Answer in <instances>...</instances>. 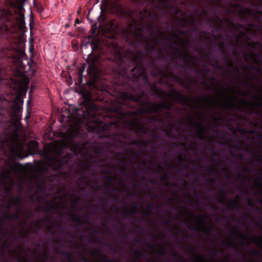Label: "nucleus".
Segmentation results:
<instances>
[{
    "label": "nucleus",
    "instance_id": "obj_29",
    "mask_svg": "<svg viewBox=\"0 0 262 262\" xmlns=\"http://www.w3.org/2000/svg\"><path fill=\"white\" fill-rule=\"evenodd\" d=\"M224 20L228 24L231 28H240L242 25L239 23H234L233 21L230 20L228 18H225Z\"/></svg>",
    "mask_w": 262,
    "mask_h": 262
},
{
    "label": "nucleus",
    "instance_id": "obj_38",
    "mask_svg": "<svg viewBox=\"0 0 262 262\" xmlns=\"http://www.w3.org/2000/svg\"><path fill=\"white\" fill-rule=\"evenodd\" d=\"M134 253L137 258L144 257L145 254L140 249H136L134 251Z\"/></svg>",
    "mask_w": 262,
    "mask_h": 262
},
{
    "label": "nucleus",
    "instance_id": "obj_13",
    "mask_svg": "<svg viewBox=\"0 0 262 262\" xmlns=\"http://www.w3.org/2000/svg\"><path fill=\"white\" fill-rule=\"evenodd\" d=\"M86 61L89 64L88 73H90L92 71L95 70L97 69L98 57L93 52H91L88 55Z\"/></svg>",
    "mask_w": 262,
    "mask_h": 262
},
{
    "label": "nucleus",
    "instance_id": "obj_50",
    "mask_svg": "<svg viewBox=\"0 0 262 262\" xmlns=\"http://www.w3.org/2000/svg\"><path fill=\"white\" fill-rule=\"evenodd\" d=\"M91 253L99 258L100 257L101 255L102 254L101 253V252L98 250H92Z\"/></svg>",
    "mask_w": 262,
    "mask_h": 262
},
{
    "label": "nucleus",
    "instance_id": "obj_21",
    "mask_svg": "<svg viewBox=\"0 0 262 262\" xmlns=\"http://www.w3.org/2000/svg\"><path fill=\"white\" fill-rule=\"evenodd\" d=\"M174 45H175L174 43L172 42V41H169L168 43V47L172 49H174L175 50H176V51H177L180 52V55L179 56L176 53H174L173 54V55H172V57H173V59H178L179 57H180V56H181V54H185V51L183 52V51L182 50V49L180 47H179V46H178V47H176L174 48L173 47V46Z\"/></svg>",
    "mask_w": 262,
    "mask_h": 262
},
{
    "label": "nucleus",
    "instance_id": "obj_18",
    "mask_svg": "<svg viewBox=\"0 0 262 262\" xmlns=\"http://www.w3.org/2000/svg\"><path fill=\"white\" fill-rule=\"evenodd\" d=\"M188 228L189 229H191V230H193L195 231H198V232L202 231L204 234H209L212 230H214L215 229V226L214 225H213L212 224L210 225L209 229H206V228L202 229L200 227H199V226H195L194 227H192L191 226H188Z\"/></svg>",
    "mask_w": 262,
    "mask_h": 262
},
{
    "label": "nucleus",
    "instance_id": "obj_26",
    "mask_svg": "<svg viewBox=\"0 0 262 262\" xmlns=\"http://www.w3.org/2000/svg\"><path fill=\"white\" fill-rule=\"evenodd\" d=\"M189 23L191 25L193 26V27L192 31L193 32H195L196 30V29H195V25L194 24V21L190 20L188 22V21H187L185 19H183V20H180V25L183 27H186L188 25Z\"/></svg>",
    "mask_w": 262,
    "mask_h": 262
},
{
    "label": "nucleus",
    "instance_id": "obj_31",
    "mask_svg": "<svg viewBox=\"0 0 262 262\" xmlns=\"http://www.w3.org/2000/svg\"><path fill=\"white\" fill-rule=\"evenodd\" d=\"M100 41L98 39L96 38L95 40H91L90 44L92 45V52L97 50L99 46Z\"/></svg>",
    "mask_w": 262,
    "mask_h": 262
},
{
    "label": "nucleus",
    "instance_id": "obj_61",
    "mask_svg": "<svg viewBox=\"0 0 262 262\" xmlns=\"http://www.w3.org/2000/svg\"><path fill=\"white\" fill-rule=\"evenodd\" d=\"M239 93L243 97H247L249 96V93L245 91H239Z\"/></svg>",
    "mask_w": 262,
    "mask_h": 262
},
{
    "label": "nucleus",
    "instance_id": "obj_5",
    "mask_svg": "<svg viewBox=\"0 0 262 262\" xmlns=\"http://www.w3.org/2000/svg\"><path fill=\"white\" fill-rule=\"evenodd\" d=\"M128 80L125 84L128 85V89L132 93L129 94L127 92L123 91L120 96L124 101H133L138 104H148L149 101L145 100L144 97L147 95L142 89V86L139 81V78L136 80L135 76H127Z\"/></svg>",
    "mask_w": 262,
    "mask_h": 262
},
{
    "label": "nucleus",
    "instance_id": "obj_62",
    "mask_svg": "<svg viewBox=\"0 0 262 262\" xmlns=\"http://www.w3.org/2000/svg\"><path fill=\"white\" fill-rule=\"evenodd\" d=\"M197 260L199 261V262H202V261H206L207 260L203 256V255H200V258H198L197 259Z\"/></svg>",
    "mask_w": 262,
    "mask_h": 262
},
{
    "label": "nucleus",
    "instance_id": "obj_49",
    "mask_svg": "<svg viewBox=\"0 0 262 262\" xmlns=\"http://www.w3.org/2000/svg\"><path fill=\"white\" fill-rule=\"evenodd\" d=\"M118 55L119 64V66H122L124 62V57L120 53H118Z\"/></svg>",
    "mask_w": 262,
    "mask_h": 262
},
{
    "label": "nucleus",
    "instance_id": "obj_14",
    "mask_svg": "<svg viewBox=\"0 0 262 262\" xmlns=\"http://www.w3.org/2000/svg\"><path fill=\"white\" fill-rule=\"evenodd\" d=\"M154 108H156V111L155 113H159L163 112V110L165 109L168 111H170L173 106L172 103H168L167 102H159L157 103L153 102L150 104Z\"/></svg>",
    "mask_w": 262,
    "mask_h": 262
},
{
    "label": "nucleus",
    "instance_id": "obj_15",
    "mask_svg": "<svg viewBox=\"0 0 262 262\" xmlns=\"http://www.w3.org/2000/svg\"><path fill=\"white\" fill-rule=\"evenodd\" d=\"M23 101L19 96H17L14 100V104L11 107L12 116L18 117V114L21 111L23 107L19 105V102Z\"/></svg>",
    "mask_w": 262,
    "mask_h": 262
},
{
    "label": "nucleus",
    "instance_id": "obj_54",
    "mask_svg": "<svg viewBox=\"0 0 262 262\" xmlns=\"http://www.w3.org/2000/svg\"><path fill=\"white\" fill-rule=\"evenodd\" d=\"M243 67H244V68L245 69H249V70H255L257 67L258 66H249V67H247L246 64H243Z\"/></svg>",
    "mask_w": 262,
    "mask_h": 262
},
{
    "label": "nucleus",
    "instance_id": "obj_9",
    "mask_svg": "<svg viewBox=\"0 0 262 262\" xmlns=\"http://www.w3.org/2000/svg\"><path fill=\"white\" fill-rule=\"evenodd\" d=\"M159 72L162 76L166 79L171 78L175 81L178 82L184 89L190 90L191 89V85L193 83V81L187 75H185L186 81H185L179 75L170 72H164L163 71L160 70Z\"/></svg>",
    "mask_w": 262,
    "mask_h": 262
},
{
    "label": "nucleus",
    "instance_id": "obj_59",
    "mask_svg": "<svg viewBox=\"0 0 262 262\" xmlns=\"http://www.w3.org/2000/svg\"><path fill=\"white\" fill-rule=\"evenodd\" d=\"M100 258L102 259L103 260H104L105 261H107V262L110 261V259L108 258V257L104 254H102Z\"/></svg>",
    "mask_w": 262,
    "mask_h": 262
},
{
    "label": "nucleus",
    "instance_id": "obj_3",
    "mask_svg": "<svg viewBox=\"0 0 262 262\" xmlns=\"http://www.w3.org/2000/svg\"><path fill=\"white\" fill-rule=\"evenodd\" d=\"M148 86L150 91L161 99L169 97L182 105L189 106L194 109L197 108L201 105L203 101L206 102L212 103L215 100V99L211 96H206L205 97H201L199 98L196 97L193 100L194 102L196 103V105H193L191 104L192 99L190 97L183 95L181 92L173 88L170 89V94H167L164 91L159 89L156 83L153 84L150 83Z\"/></svg>",
    "mask_w": 262,
    "mask_h": 262
},
{
    "label": "nucleus",
    "instance_id": "obj_2",
    "mask_svg": "<svg viewBox=\"0 0 262 262\" xmlns=\"http://www.w3.org/2000/svg\"><path fill=\"white\" fill-rule=\"evenodd\" d=\"M141 5H145L151 8L149 10L147 8H144L143 10H140L139 12V19L141 21V25L147 28L149 35L152 36L154 43L156 45L162 46L163 42L161 38H165L169 39H172L173 36L166 34L161 31L157 24H155V20L159 17L158 13L154 12L156 9H161L160 5H163L165 8H171L169 2L166 0H137ZM174 37L178 38V35Z\"/></svg>",
    "mask_w": 262,
    "mask_h": 262
},
{
    "label": "nucleus",
    "instance_id": "obj_53",
    "mask_svg": "<svg viewBox=\"0 0 262 262\" xmlns=\"http://www.w3.org/2000/svg\"><path fill=\"white\" fill-rule=\"evenodd\" d=\"M230 154L232 155V156L234 157H238L241 159H243V155H237L232 150H230Z\"/></svg>",
    "mask_w": 262,
    "mask_h": 262
},
{
    "label": "nucleus",
    "instance_id": "obj_44",
    "mask_svg": "<svg viewBox=\"0 0 262 262\" xmlns=\"http://www.w3.org/2000/svg\"><path fill=\"white\" fill-rule=\"evenodd\" d=\"M20 232H23V235L21 236V238L26 239L29 237L30 235V232L29 231H24L23 230H21Z\"/></svg>",
    "mask_w": 262,
    "mask_h": 262
},
{
    "label": "nucleus",
    "instance_id": "obj_4",
    "mask_svg": "<svg viewBox=\"0 0 262 262\" xmlns=\"http://www.w3.org/2000/svg\"><path fill=\"white\" fill-rule=\"evenodd\" d=\"M119 0L111 4L112 12L116 15L122 17H129L131 22L129 24V32L134 36L133 45L137 47H141L147 38L143 33V29L139 28V23L137 19L132 16L131 12L125 10L124 7L118 3Z\"/></svg>",
    "mask_w": 262,
    "mask_h": 262
},
{
    "label": "nucleus",
    "instance_id": "obj_45",
    "mask_svg": "<svg viewBox=\"0 0 262 262\" xmlns=\"http://www.w3.org/2000/svg\"><path fill=\"white\" fill-rule=\"evenodd\" d=\"M152 204H149L147 207V209L148 210V212L145 213V215L147 216H149L151 215V213L152 212Z\"/></svg>",
    "mask_w": 262,
    "mask_h": 262
},
{
    "label": "nucleus",
    "instance_id": "obj_41",
    "mask_svg": "<svg viewBox=\"0 0 262 262\" xmlns=\"http://www.w3.org/2000/svg\"><path fill=\"white\" fill-rule=\"evenodd\" d=\"M206 24L210 26L215 27L216 28L218 27V26L216 25V21L213 18H209L207 19Z\"/></svg>",
    "mask_w": 262,
    "mask_h": 262
},
{
    "label": "nucleus",
    "instance_id": "obj_20",
    "mask_svg": "<svg viewBox=\"0 0 262 262\" xmlns=\"http://www.w3.org/2000/svg\"><path fill=\"white\" fill-rule=\"evenodd\" d=\"M69 216L73 222L77 223L78 225L81 226L88 224L87 222H84L81 217L76 213L72 212L69 214Z\"/></svg>",
    "mask_w": 262,
    "mask_h": 262
},
{
    "label": "nucleus",
    "instance_id": "obj_43",
    "mask_svg": "<svg viewBox=\"0 0 262 262\" xmlns=\"http://www.w3.org/2000/svg\"><path fill=\"white\" fill-rule=\"evenodd\" d=\"M233 98H230L229 102L224 103L225 106L227 108L232 109L233 107L232 103L234 102Z\"/></svg>",
    "mask_w": 262,
    "mask_h": 262
},
{
    "label": "nucleus",
    "instance_id": "obj_34",
    "mask_svg": "<svg viewBox=\"0 0 262 262\" xmlns=\"http://www.w3.org/2000/svg\"><path fill=\"white\" fill-rule=\"evenodd\" d=\"M140 77H142L143 80L144 81V83L145 85H146L147 86L148 85H149V84L150 83L149 82L148 76L145 73V68H144V72H143V73L141 74V75H140V76L139 77V79L140 78Z\"/></svg>",
    "mask_w": 262,
    "mask_h": 262
},
{
    "label": "nucleus",
    "instance_id": "obj_17",
    "mask_svg": "<svg viewBox=\"0 0 262 262\" xmlns=\"http://www.w3.org/2000/svg\"><path fill=\"white\" fill-rule=\"evenodd\" d=\"M64 207L63 205L52 202L51 204L47 205L42 211L46 213H51L53 211L56 212Z\"/></svg>",
    "mask_w": 262,
    "mask_h": 262
},
{
    "label": "nucleus",
    "instance_id": "obj_16",
    "mask_svg": "<svg viewBox=\"0 0 262 262\" xmlns=\"http://www.w3.org/2000/svg\"><path fill=\"white\" fill-rule=\"evenodd\" d=\"M123 207L125 211L122 212V214L126 217L136 214L138 210V204L137 203H134L132 206L130 210H127L126 205L124 204Z\"/></svg>",
    "mask_w": 262,
    "mask_h": 262
},
{
    "label": "nucleus",
    "instance_id": "obj_48",
    "mask_svg": "<svg viewBox=\"0 0 262 262\" xmlns=\"http://www.w3.org/2000/svg\"><path fill=\"white\" fill-rule=\"evenodd\" d=\"M149 132L150 133V136L152 138H156V139L160 138V135L157 132L155 131L154 130H150V131Z\"/></svg>",
    "mask_w": 262,
    "mask_h": 262
},
{
    "label": "nucleus",
    "instance_id": "obj_42",
    "mask_svg": "<svg viewBox=\"0 0 262 262\" xmlns=\"http://www.w3.org/2000/svg\"><path fill=\"white\" fill-rule=\"evenodd\" d=\"M216 45L219 46L220 49L221 50V53L222 55L226 56L227 55V52L225 51L224 43L218 45L216 43Z\"/></svg>",
    "mask_w": 262,
    "mask_h": 262
},
{
    "label": "nucleus",
    "instance_id": "obj_8",
    "mask_svg": "<svg viewBox=\"0 0 262 262\" xmlns=\"http://www.w3.org/2000/svg\"><path fill=\"white\" fill-rule=\"evenodd\" d=\"M185 54H181L180 58L187 64L190 71L199 75H202V71L197 66L198 63L193 61L195 59L197 62L200 63L202 61V59L191 55L187 49L185 50Z\"/></svg>",
    "mask_w": 262,
    "mask_h": 262
},
{
    "label": "nucleus",
    "instance_id": "obj_28",
    "mask_svg": "<svg viewBox=\"0 0 262 262\" xmlns=\"http://www.w3.org/2000/svg\"><path fill=\"white\" fill-rule=\"evenodd\" d=\"M10 201L12 203L13 205L20 207L21 206V198L20 196H17L14 198L11 197Z\"/></svg>",
    "mask_w": 262,
    "mask_h": 262
},
{
    "label": "nucleus",
    "instance_id": "obj_27",
    "mask_svg": "<svg viewBox=\"0 0 262 262\" xmlns=\"http://www.w3.org/2000/svg\"><path fill=\"white\" fill-rule=\"evenodd\" d=\"M243 53L245 55L249 56V58L255 63H257V62H256L257 59L260 60V56L257 53L253 52L251 54H249V53H246L245 52H243Z\"/></svg>",
    "mask_w": 262,
    "mask_h": 262
},
{
    "label": "nucleus",
    "instance_id": "obj_64",
    "mask_svg": "<svg viewBox=\"0 0 262 262\" xmlns=\"http://www.w3.org/2000/svg\"><path fill=\"white\" fill-rule=\"evenodd\" d=\"M219 252L220 251L216 249H214L211 251V253L214 257L215 256L216 254Z\"/></svg>",
    "mask_w": 262,
    "mask_h": 262
},
{
    "label": "nucleus",
    "instance_id": "obj_32",
    "mask_svg": "<svg viewBox=\"0 0 262 262\" xmlns=\"http://www.w3.org/2000/svg\"><path fill=\"white\" fill-rule=\"evenodd\" d=\"M142 46H144L146 48V50L150 51L151 52H153L155 50V46L154 45H150L148 39H146L145 41H144V43Z\"/></svg>",
    "mask_w": 262,
    "mask_h": 262
},
{
    "label": "nucleus",
    "instance_id": "obj_7",
    "mask_svg": "<svg viewBox=\"0 0 262 262\" xmlns=\"http://www.w3.org/2000/svg\"><path fill=\"white\" fill-rule=\"evenodd\" d=\"M152 103L151 102H149L148 104H139L142 107L139 112H123L122 109L120 107L115 108L114 110V112H115L121 118L125 119L129 116H135L138 115L139 113L144 115L146 113H155L156 111V108H154L153 106L151 105Z\"/></svg>",
    "mask_w": 262,
    "mask_h": 262
},
{
    "label": "nucleus",
    "instance_id": "obj_63",
    "mask_svg": "<svg viewBox=\"0 0 262 262\" xmlns=\"http://www.w3.org/2000/svg\"><path fill=\"white\" fill-rule=\"evenodd\" d=\"M200 13L202 15V16L204 18H205V16L208 14V11L207 10L200 11Z\"/></svg>",
    "mask_w": 262,
    "mask_h": 262
},
{
    "label": "nucleus",
    "instance_id": "obj_58",
    "mask_svg": "<svg viewBox=\"0 0 262 262\" xmlns=\"http://www.w3.org/2000/svg\"><path fill=\"white\" fill-rule=\"evenodd\" d=\"M67 260L68 262H78L76 259L73 258L72 255L67 257Z\"/></svg>",
    "mask_w": 262,
    "mask_h": 262
},
{
    "label": "nucleus",
    "instance_id": "obj_33",
    "mask_svg": "<svg viewBox=\"0 0 262 262\" xmlns=\"http://www.w3.org/2000/svg\"><path fill=\"white\" fill-rule=\"evenodd\" d=\"M209 217V214H201L197 216V218L200 220L199 224H205L208 219Z\"/></svg>",
    "mask_w": 262,
    "mask_h": 262
},
{
    "label": "nucleus",
    "instance_id": "obj_47",
    "mask_svg": "<svg viewBox=\"0 0 262 262\" xmlns=\"http://www.w3.org/2000/svg\"><path fill=\"white\" fill-rule=\"evenodd\" d=\"M92 31H93V34H91V35H89L87 36V38L88 39V41L87 42L88 43H90L91 42V40H95L96 39V38L94 36V34L95 33V30H92Z\"/></svg>",
    "mask_w": 262,
    "mask_h": 262
},
{
    "label": "nucleus",
    "instance_id": "obj_10",
    "mask_svg": "<svg viewBox=\"0 0 262 262\" xmlns=\"http://www.w3.org/2000/svg\"><path fill=\"white\" fill-rule=\"evenodd\" d=\"M70 160L68 155L60 157L59 155L55 156L50 158L49 166L57 173H61L63 166L67 165Z\"/></svg>",
    "mask_w": 262,
    "mask_h": 262
},
{
    "label": "nucleus",
    "instance_id": "obj_6",
    "mask_svg": "<svg viewBox=\"0 0 262 262\" xmlns=\"http://www.w3.org/2000/svg\"><path fill=\"white\" fill-rule=\"evenodd\" d=\"M144 58V53L143 51L140 50L137 54L134 53L132 54L130 62L132 64H135V66L131 70L130 75L129 76H135V78L137 80L143 72H144L145 67L143 63Z\"/></svg>",
    "mask_w": 262,
    "mask_h": 262
},
{
    "label": "nucleus",
    "instance_id": "obj_57",
    "mask_svg": "<svg viewBox=\"0 0 262 262\" xmlns=\"http://www.w3.org/2000/svg\"><path fill=\"white\" fill-rule=\"evenodd\" d=\"M223 60L227 63H229V65H230V67H233V64L232 63V62H231V61L230 60V59L228 58V57H224L223 58Z\"/></svg>",
    "mask_w": 262,
    "mask_h": 262
},
{
    "label": "nucleus",
    "instance_id": "obj_35",
    "mask_svg": "<svg viewBox=\"0 0 262 262\" xmlns=\"http://www.w3.org/2000/svg\"><path fill=\"white\" fill-rule=\"evenodd\" d=\"M234 7L236 8L241 9V10L246 11L248 14L252 15L251 11L248 8H245L242 4L237 3L234 5Z\"/></svg>",
    "mask_w": 262,
    "mask_h": 262
},
{
    "label": "nucleus",
    "instance_id": "obj_46",
    "mask_svg": "<svg viewBox=\"0 0 262 262\" xmlns=\"http://www.w3.org/2000/svg\"><path fill=\"white\" fill-rule=\"evenodd\" d=\"M260 253V252L258 250L252 249L249 252V254L253 256H258Z\"/></svg>",
    "mask_w": 262,
    "mask_h": 262
},
{
    "label": "nucleus",
    "instance_id": "obj_24",
    "mask_svg": "<svg viewBox=\"0 0 262 262\" xmlns=\"http://www.w3.org/2000/svg\"><path fill=\"white\" fill-rule=\"evenodd\" d=\"M12 220V214L9 213H6L5 214H4L1 218L0 219V226H1V230L0 231L1 233H3V228L5 226V220Z\"/></svg>",
    "mask_w": 262,
    "mask_h": 262
},
{
    "label": "nucleus",
    "instance_id": "obj_23",
    "mask_svg": "<svg viewBox=\"0 0 262 262\" xmlns=\"http://www.w3.org/2000/svg\"><path fill=\"white\" fill-rule=\"evenodd\" d=\"M14 50L15 51V55L13 56V58L17 62L21 61L22 58L26 56V53L23 50L20 49H14Z\"/></svg>",
    "mask_w": 262,
    "mask_h": 262
},
{
    "label": "nucleus",
    "instance_id": "obj_52",
    "mask_svg": "<svg viewBox=\"0 0 262 262\" xmlns=\"http://www.w3.org/2000/svg\"><path fill=\"white\" fill-rule=\"evenodd\" d=\"M92 166V164H89V163H87L82 170V173H84L88 170H89Z\"/></svg>",
    "mask_w": 262,
    "mask_h": 262
},
{
    "label": "nucleus",
    "instance_id": "obj_25",
    "mask_svg": "<svg viewBox=\"0 0 262 262\" xmlns=\"http://www.w3.org/2000/svg\"><path fill=\"white\" fill-rule=\"evenodd\" d=\"M227 194L226 191L224 189H222L220 191V196L217 198V201L220 203L226 205V202L224 200V199H227Z\"/></svg>",
    "mask_w": 262,
    "mask_h": 262
},
{
    "label": "nucleus",
    "instance_id": "obj_22",
    "mask_svg": "<svg viewBox=\"0 0 262 262\" xmlns=\"http://www.w3.org/2000/svg\"><path fill=\"white\" fill-rule=\"evenodd\" d=\"M7 0H6L5 1V5L7 7V8L6 9H2L1 10V13L3 16L5 18H8L9 16H11L13 15V13H12V11L9 9V7H13V8H16V6H17V5L12 0L15 4V5L14 6H10L9 5H7L6 4V2Z\"/></svg>",
    "mask_w": 262,
    "mask_h": 262
},
{
    "label": "nucleus",
    "instance_id": "obj_51",
    "mask_svg": "<svg viewBox=\"0 0 262 262\" xmlns=\"http://www.w3.org/2000/svg\"><path fill=\"white\" fill-rule=\"evenodd\" d=\"M206 169L208 171V173H209L210 174H216V171L215 167H211V168L207 167Z\"/></svg>",
    "mask_w": 262,
    "mask_h": 262
},
{
    "label": "nucleus",
    "instance_id": "obj_55",
    "mask_svg": "<svg viewBox=\"0 0 262 262\" xmlns=\"http://www.w3.org/2000/svg\"><path fill=\"white\" fill-rule=\"evenodd\" d=\"M12 220L20 219V215L17 212H16L12 214Z\"/></svg>",
    "mask_w": 262,
    "mask_h": 262
},
{
    "label": "nucleus",
    "instance_id": "obj_1",
    "mask_svg": "<svg viewBox=\"0 0 262 262\" xmlns=\"http://www.w3.org/2000/svg\"><path fill=\"white\" fill-rule=\"evenodd\" d=\"M83 101L76 110V114L83 120L88 119L91 123L90 127L93 130L101 133V137L108 136V124L99 118L101 105L98 103L105 99L104 92L100 90L87 92L82 96Z\"/></svg>",
    "mask_w": 262,
    "mask_h": 262
},
{
    "label": "nucleus",
    "instance_id": "obj_30",
    "mask_svg": "<svg viewBox=\"0 0 262 262\" xmlns=\"http://www.w3.org/2000/svg\"><path fill=\"white\" fill-rule=\"evenodd\" d=\"M228 201L229 203V206L230 207H232L237 210H238L241 208V206L237 201L228 199Z\"/></svg>",
    "mask_w": 262,
    "mask_h": 262
},
{
    "label": "nucleus",
    "instance_id": "obj_19",
    "mask_svg": "<svg viewBox=\"0 0 262 262\" xmlns=\"http://www.w3.org/2000/svg\"><path fill=\"white\" fill-rule=\"evenodd\" d=\"M243 239L245 241H252L254 243L259 245L262 246V236L260 238H257L255 236L250 237L249 235L245 233L241 234Z\"/></svg>",
    "mask_w": 262,
    "mask_h": 262
},
{
    "label": "nucleus",
    "instance_id": "obj_36",
    "mask_svg": "<svg viewBox=\"0 0 262 262\" xmlns=\"http://www.w3.org/2000/svg\"><path fill=\"white\" fill-rule=\"evenodd\" d=\"M148 143H149L150 144H151V143L149 141H148ZM147 142H146V141H133L132 142V144L133 145H136V146H139L140 145H142L144 146H145L147 144Z\"/></svg>",
    "mask_w": 262,
    "mask_h": 262
},
{
    "label": "nucleus",
    "instance_id": "obj_11",
    "mask_svg": "<svg viewBox=\"0 0 262 262\" xmlns=\"http://www.w3.org/2000/svg\"><path fill=\"white\" fill-rule=\"evenodd\" d=\"M187 120L188 122V125L191 126H196L197 127L196 134L199 140L203 141H205V135L206 134L207 130L203 123L199 121H195L190 117L187 118Z\"/></svg>",
    "mask_w": 262,
    "mask_h": 262
},
{
    "label": "nucleus",
    "instance_id": "obj_40",
    "mask_svg": "<svg viewBox=\"0 0 262 262\" xmlns=\"http://www.w3.org/2000/svg\"><path fill=\"white\" fill-rule=\"evenodd\" d=\"M157 254L159 255L164 256L166 254V247L163 246L161 248L158 249Z\"/></svg>",
    "mask_w": 262,
    "mask_h": 262
},
{
    "label": "nucleus",
    "instance_id": "obj_12",
    "mask_svg": "<svg viewBox=\"0 0 262 262\" xmlns=\"http://www.w3.org/2000/svg\"><path fill=\"white\" fill-rule=\"evenodd\" d=\"M129 124L134 126V132L137 134L141 133L142 134H146L150 131V129L145 126L141 121L135 118L133 121L129 122Z\"/></svg>",
    "mask_w": 262,
    "mask_h": 262
},
{
    "label": "nucleus",
    "instance_id": "obj_56",
    "mask_svg": "<svg viewBox=\"0 0 262 262\" xmlns=\"http://www.w3.org/2000/svg\"><path fill=\"white\" fill-rule=\"evenodd\" d=\"M237 179L238 180H244L243 173L241 171H238L237 173Z\"/></svg>",
    "mask_w": 262,
    "mask_h": 262
},
{
    "label": "nucleus",
    "instance_id": "obj_60",
    "mask_svg": "<svg viewBox=\"0 0 262 262\" xmlns=\"http://www.w3.org/2000/svg\"><path fill=\"white\" fill-rule=\"evenodd\" d=\"M6 4L11 6H14L15 5V3L12 0H7Z\"/></svg>",
    "mask_w": 262,
    "mask_h": 262
},
{
    "label": "nucleus",
    "instance_id": "obj_37",
    "mask_svg": "<svg viewBox=\"0 0 262 262\" xmlns=\"http://www.w3.org/2000/svg\"><path fill=\"white\" fill-rule=\"evenodd\" d=\"M114 178H116V175H114V177L108 176L107 175H104L103 177V179L104 180H107L110 183V184L111 186H113V181H114Z\"/></svg>",
    "mask_w": 262,
    "mask_h": 262
},
{
    "label": "nucleus",
    "instance_id": "obj_39",
    "mask_svg": "<svg viewBox=\"0 0 262 262\" xmlns=\"http://www.w3.org/2000/svg\"><path fill=\"white\" fill-rule=\"evenodd\" d=\"M224 245L228 248H231L235 250H237V248L235 245V243L234 242H224Z\"/></svg>",
    "mask_w": 262,
    "mask_h": 262
}]
</instances>
